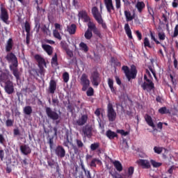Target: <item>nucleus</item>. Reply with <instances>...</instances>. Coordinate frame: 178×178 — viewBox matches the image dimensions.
<instances>
[{
	"label": "nucleus",
	"mask_w": 178,
	"mask_h": 178,
	"mask_svg": "<svg viewBox=\"0 0 178 178\" xmlns=\"http://www.w3.org/2000/svg\"><path fill=\"white\" fill-rule=\"evenodd\" d=\"M113 165L115 168L117 172H122L123 170V165H122V163L119 161H115L113 163Z\"/></svg>",
	"instance_id": "obj_27"
},
{
	"label": "nucleus",
	"mask_w": 178,
	"mask_h": 178,
	"mask_svg": "<svg viewBox=\"0 0 178 178\" xmlns=\"http://www.w3.org/2000/svg\"><path fill=\"white\" fill-rule=\"evenodd\" d=\"M46 115L51 120H58L60 118L59 114L56 111H52V108L50 107H46Z\"/></svg>",
	"instance_id": "obj_8"
},
{
	"label": "nucleus",
	"mask_w": 178,
	"mask_h": 178,
	"mask_svg": "<svg viewBox=\"0 0 178 178\" xmlns=\"http://www.w3.org/2000/svg\"><path fill=\"white\" fill-rule=\"evenodd\" d=\"M5 143H6L5 136H3V134H0V144H1V145H5Z\"/></svg>",
	"instance_id": "obj_52"
},
{
	"label": "nucleus",
	"mask_w": 178,
	"mask_h": 178,
	"mask_svg": "<svg viewBox=\"0 0 178 178\" xmlns=\"http://www.w3.org/2000/svg\"><path fill=\"white\" fill-rule=\"evenodd\" d=\"M24 113L29 116V115H31V113H33V108H31V106H25L24 108Z\"/></svg>",
	"instance_id": "obj_32"
},
{
	"label": "nucleus",
	"mask_w": 178,
	"mask_h": 178,
	"mask_svg": "<svg viewBox=\"0 0 178 178\" xmlns=\"http://www.w3.org/2000/svg\"><path fill=\"white\" fill-rule=\"evenodd\" d=\"M104 2L108 13H112V10H115L113 1L112 0H104Z\"/></svg>",
	"instance_id": "obj_18"
},
{
	"label": "nucleus",
	"mask_w": 178,
	"mask_h": 178,
	"mask_svg": "<svg viewBox=\"0 0 178 178\" xmlns=\"http://www.w3.org/2000/svg\"><path fill=\"white\" fill-rule=\"evenodd\" d=\"M138 84L141 86L144 91H152L155 88V84L152 80L147 79L146 76H145L144 82L141 83V81H139Z\"/></svg>",
	"instance_id": "obj_5"
},
{
	"label": "nucleus",
	"mask_w": 178,
	"mask_h": 178,
	"mask_svg": "<svg viewBox=\"0 0 178 178\" xmlns=\"http://www.w3.org/2000/svg\"><path fill=\"white\" fill-rule=\"evenodd\" d=\"M19 149L23 155H30L31 154V148L29 145H22L19 147Z\"/></svg>",
	"instance_id": "obj_19"
},
{
	"label": "nucleus",
	"mask_w": 178,
	"mask_h": 178,
	"mask_svg": "<svg viewBox=\"0 0 178 178\" xmlns=\"http://www.w3.org/2000/svg\"><path fill=\"white\" fill-rule=\"evenodd\" d=\"M178 35V24L175 27L173 37H177Z\"/></svg>",
	"instance_id": "obj_64"
},
{
	"label": "nucleus",
	"mask_w": 178,
	"mask_h": 178,
	"mask_svg": "<svg viewBox=\"0 0 178 178\" xmlns=\"http://www.w3.org/2000/svg\"><path fill=\"white\" fill-rule=\"evenodd\" d=\"M70 143V142L69 141V136H67L66 140L63 142V145H64V147H67V148H69Z\"/></svg>",
	"instance_id": "obj_59"
},
{
	"label": "nucleus",
	"mask_w": 178,
	"mask_h": 178,
	"mask_svg": "<svg viewBox=\"0 0 178 178\" xmlns=\"http://www.w3.org/2000/svg\"><path fill=\"white\" fill-rule=\"evenodd\" d=\"M124 16L127 22H131L134 19V15H131V13L129 10H124Z\"/></svg>",
	"instance_id": "obj_31"
},
{
	"label": "nucleus",
	"mask_w": 178,
	"mask_h": 178,
	"mask_svg": "<svg viewBox=\"0 0 178 178\" xmlns=\"http://www.w3.org/2000/svg\"><path fill=\"white\" fill-rule=\"evenodd\" d=\"M76 142V146L79 147V148H83V147H84V143H83V141L80 139H76L75 140Z\"/></svg>",
	"instance_id": "obj_47"
},
{
	"label": "nucleus",
	"mask_w": 178,
	"mask_h": 178,
	"mask_svg": "<svg viewBox=\"0 0 178 178\" xmlns=\"http://www.w3.org/2000/svg\"><path fill=\"white\" fill-rule=\"evenodd\" d=\"M51 66H58V65H59L58 63V54H55L54 56L52 57L51 58Z\"/></svg>",
	"instance_id": "obj_34"
},
{
	"label": "nucleus",
	"mask_w": 178,
	"mask_h": 178,
	"mask_svg": "<svg viewBox=\"0 0 178 178\" xmlns=\"http://www.w3.org/2000/svg\"><path fill=\"white\" fill-rule=\"evenodd\" d=\"M144 47L145 48H152V46H151V43H149V40L148 39V38H145L144 39Z\"/></svg>",
	"instance_id": "obj_41"
},
{
	"label": "nucleus",
	"mask_w": 178,
	"mask_h": 178,
	"mask_svg": "<svg viewBox=\"0 0 178 178\" xmlns=\"http://www.w3.org/2000/svg\"><path fill=\"white\" fill-rule=\"evenodd\" d=\"M101 75L98 71H95L91 74L90 81L94 87H98L102 81Z\"/></svg>",
	"instance_id": "obj_7"
},
{
	"label": "nucleus",
	"mask_w": 178,
	"mask_h": 178,
	"mask_svg": "<svg viewBox=\"0 0 178 178\" xmlns=\"http://www.w3.org/2000/svg\"><path fill=\"white\" fill-rule=\"evenodd\" d=\"M84 173L86 178H92L91 176V172H90V170H88L85 171Z\"/></svg>",
	"instance_id": "obj_62"
},
{
	"label": "nucleus",
	"mask_w": 178,
	"mask_h": 178,
	"mask_svg": "<svg viewBox=\"0 0 178 178\" xmlns=\"http://www.w3.org/2000/svg\"><path fill=\"white\" fill-rule=\"evenodd\" d=\"M48 144L51 149L54 147V136H51L49 138Z\"/></svg>",
	"instance_id": "obj_56"
},
{
	"label": "nucleus",
	"mask_w": 178,
	"mask_h": 178,
	"mask_svg": "<svg viewBox=\"0 0 178 178\" xmlns=\"http://www.w3.org/2000/svg\"><path fill=\"white\" fill-rule=\"evenodd\" d=\"M14 123H15V120H14L8 119L6 121V127H12L13 126Z\"/></svg>",
	"instance_id": "obj_44"
},
{
	"label": "nucleus",
	"mask_w": 178,
	"mask_h": 178,
	"mask_svg": "<svg viewBox=\"0 0 178 178\" xmlns=\"http://www.w3.org/2000/svg\"><path fill=\"white\" fill-rule=\"evenodd\" d=\"M56 81L54 79H51L49 83L48 92L49 94H55V91H56Z\"/></svg>",
	"instance_id": "obj_17"
},
{
	"label": "nucleus",
	"mask_w": 178,
	"mask_h": 178,
	"mask_svg": "<svg viewBox=\"0 0 178 178\" xmlns=\"http://www.w3.org/2000/svg\"><path fill=\"white\" fill-rule=\"evenodd\" d=\"M97 162H99L97 159H93L90 162L91 168H97Z\"/></svg>",
	"instance_id": "obj_50"
},
{
	"label": "nucleus",
	"mask_w": 178,
	"mask_h": 178,
	"mask_svg": "<svg viewBox=\"0 0 178 178\" xmlns=\"http://www.w3.org/2000/svg\"><path fill=\"white\" fill-rule=\"evenodd\" d=\"M6 59L8 62L12 63L10 65L9 67L16 80H20V72H19V68H17V66H19V62L17 61V57H16V55L10 52L7 54Z\"/></svg>",
	"instance_id": "obj_1"
},
{
	"label": "nucleus",
	"mask_w": 178,
	"mask_h": 178,
	"mask_svg": "<svg viewBox=\"0 0 178 178\" xmlns=\"http://www.w3.org/2000/svg\"><path fill=\"white\" fill-rule=\"evenodd\" d=\"M108 86L113 94H116V88L113 87V79L108 78Z\"/></svg>",
	"instance_id": "obj_28"
},
{
	"label": "nucleus",
	"mask_w": 178,
	"mask_h": 178,
	"mask_svg": "<svg viewBox=\"0 0 178 178\" xmlns=\"http://www.w3.org/2000/svg\"><path fill=\"white\" fill-rule=\"evenodd\" d=\"M9 77L13 78V76L9 74V72H2L0 74V84L1 86H2V84H8V83H9V81H10V79H9Z\"/></svg>",
	"instance_id": "obj_12"
},
{
	"label": "nucleus",
	"mask_w": 178,
	"mask_h": 178,
	"mask_svg": "<svg viewBox=\"0 0 178 178\" xmlns=\"http://www.w3.org/2000/svg\"><path fill=\"white\" fill-rule=\"evenodd\" d=\"M106 137H108V138H109V140H113V138H115V137L118 136V134H116V132L112 131L110 129H108L106 132Z\"/></svg>",
	"instance_id": "obj_29"
},
{
	"label": "nucleus",
	"mask_w": 178,
	"mask_h": 178,
	"mask_svg": "<svg viewBox=\"0 0 178 178\" xmlns=\"http://www.w3.org/2000/svg\"><path fill=\"white\" fill-rule=\"evenodd\" d=\"M150 163L153 168H160V166H162V163H158L154 160H150Z\"/></svg>",
	"instance_id": "obj_42"
},
{
	"label": "nucleus",
	"mask_w": 178,
	"mask_h": 178,
	"mask_svg": "<svg viewBox=\"0 0 178 178\" xmlns=\"http://www.w3.org/2000/svg\"><path fill=\"white\" fill-rule=\"evenodd\" d=\"M0 19L2 20L4 23H6L8 20H9V14L8 13V10L6 9L5 7H3V4H1L0 6Z\"/></svg>",
	"instance_id": "obj_9"
},
{
	"label": "nucleus",
	"mask_w": 178,
	"mask_h": 178,
	"mask_svg": "<svg viewBox=\"0 0 178 178\" xmlns=\"http://www.w3.org/2000/svg\"><path fill=\"white\" fill-rule=\"evenodd\" d=\"M42 48L47 52V55L51 56L54 53V47L49 44H42Z\"/></svg>",
	"instance_id": "obj_23"
},
{
	"label": "nucleus",
	"mask_w": 178,
	"mask_h": 178,
	"mask_svg": "<svg viewBox=\"0 0 178 178\" xmlns=\"http://www.w3.org/2000/svg\"><path fill=\"white\" fill-rule=\"evenodd\" d=\"M88 28L91 30L97 37H99V38H102V35L101 34V31L97 28V26L94 22H89L88 23Z\"/></svg>",
	"instance_id": "obj_10"
},
{
	"label": "nucleus",
	"mask_w": 178,
	"mask_h": 178,
	"mask_svg": "<svg viewBox=\"0 0 178 178\" xmlns=\"http://www.w3.org/2000/svg\"><path fill=\"white\" fill-rule=\"evenodd\" d=\"M159 113L161 115H167L168 113H170V111L166 108V106H163L159 109Z\"/></svg>",
	"instance_id": "obj_35"
},
{
	"label": "nucleus",
	"mask_w": 178,
	"mask_h": 178,
	"mask_svg": "<svg viewBox=\"0 0 178 178\" xmlns=\"http://www.w3.org/2000/svg\"><path fill=\"white\" fill-rule=\"evenodd\" d=\"M86 95L87 97H92L94 95V88H92V87L88 88Z\"/></svg>",
	"instance_id": "obj_43"
},
{
	"label": "nucleus",
	"mask_w": 178,
	"mask_h": 178,
	"mask_svg": "<svg viewBox=\"0 0 178 178\" xmlns=\"http://www.w3.org/2000/svg\"><path fill=\"white\" fill-rule=\"evenodd\" d=\"M53 35L54 38H56L57 40H62V36H60V33H59L58 30L54 29L53 31Z\"/></svg>",
	"instance_id": "obj_38"
},
{
	"label": "nucleus",
	"mask_w": 178,
	"mask_h": 178,
	"mask_svg": "<svg viewBox=\"0 0 178 178\" xmlns=\"http://www.w3.org/2000/svg\"><path fill=\"white\" fill-rule=\"evenodd\" d=\"M134 173V167H129L128 169V177L131 178Z\"/></svg>",
	"instance_id": "obj_49"
},
{
	"label": "nucleus",
	"mask_w": 178,
	"mask_h": 178,
	"mask_svg": "<svg viewBox=\"0 0 178 178\" xmlns=\"http://www.w3.org/2000/svg\"><path fill=\"white\" fill-rule=\"evenodd\" d=\"M35 59L38 63L39 70H33L32 72L33 73V76H40V74H44V73H45V69H44V66H46L47 65L45 63V59H44V58H42L39 54L35 55Z\"/></svg>",
	"instance_id": "obj_2"
},
{
	"label": "nucleus",
	"mask_w": 178,
	"mask_h": 178,
	"mask_svg": "<svg viewBox=\"0 0 178 178\" xmlns=\"http://www.w3.org/2000/svg\"><path fill=\"white\" fill-rule=\"evenodd\" d=\"M139 166H141L143 169H151V163L147 159H139L136 161Z\"/></svg>",
	"instance_id": "obj_15"
},
{
	"label": "nucleus",
	"mask_w": 178,
	"mask_h": 178,
	"mask_svg": "<svg viewBox=\"0 0 178 178\" xmlns=\"http://www.w3.org/2000/svg\"><path fill=\"white\" fill-rule=\"evenodd\" d=\"M87 120H88V115L83 114L76 121V123L78 126H84Z\"/></svg>",
	"instance_id": "obj_20"
},
{
	"label": "nucleus",
	"mask_w": 178,
	"mask_h": 178,
	"mask_svg": "<svg viewBox=\"0 0 178 178\" xmlns=\"http://www.w3.org/2000/svg\"><path fill=\"white\" fill-rule=\"evenodd\" d=\"M55 154L58 158H65L66 156V150L63 147L58 145L55 149Z\"/></svg>",
	"instance_id": "obj_16"
},
{
	"label": "nucleus",
	"mask_w": 178,
	"mask_h": 178,
	"mask_svg": "<svg viewBox=\"0 0 178 178\" xmlns=\"http://www.w3.org/2000/svg\"><path fill=\"white\" fill-rule=\"evenodd\" d=\"M13 49V39L9 38L6 44V52H10Z\"/></svg>",
	"instance_id": "obj_24"
},
{
	"label": "nucleus",
	"mask_w": 178,
	"mask_h": 178,
	"mask_svg": "<svg viewBox=\"0 0 178 178\" xmlns=\"http://www.w3.org/2000/svg\"><path fill=\"white\" fill-rule=\"evenodd\" d=\"M52 103H53V106H59V99H58V98H53Z\"/></svg>",
	"instance_id": "obj_57"
},
{
	"label": "nucleus",
	"mask_w": 178,
	"mask_h": 178,
	"mask_svg": "<svg viewBox=\"0 0 178 178\" xmlns=\"http://www.w3.org/2000/svg\"><path fill=\"white\" fill-rule=\"evenodd\" d=\"M4 91L8 95H10L15 92V86H13V81H9L4 86Z\"/></svg>",
	"instance_id": "obj_13"
},
{
	"label": "nucleus",
	"mask_w": 178,
	"mask_h": 178,
	"mask_svg": "<svg viewBox=\"0 0 178 178\" xmlns=\"http://www.w3.org/2000/svg\"><path fill=\"white\" fill-rule=\"evenodd\" d=\"M81 84L83 86L82 91H86V90L90 87V79H88V76H87V74H82L81 77Z\"/></svg>",
	"instance_id": "obj_11"
},
{
	"label": "nucleus",
	"mask_w": 178,
	"mask_h": 178,
	"mask_svg": "<svg viewBox=\"0 0 178 178\" xmlns=\"http://www.w3.org/2000/svg\"><path fill=\"white\" fill-rule=\"evenodd\" d=\"M78 16L79 18L81 19H83L85 23H90V22H91V19L90 18V17L88 16V15L87 14V12L84 11V10H81L79 13Z\"/></svg>",
	"instance_id": "obj_21"
},
{
	"label": "nucleus",
	"mask_w": 178,
	"mask_h": 178,
	"mask_svg": "<svg viewBox=\"0 0 178 178\" xmlns=\"http://www.w3.org/2000/svg\"><path fill=\"white\" fill-rule=\"evenodd\" d=\"M99 148V143H94L90 145V149L91 151H96Z\"/></svg>",
	"instance_id": "obj_40"
},
{
	"label": "nucleus",
	"mask_w": 178,
	"mask_h": 178,
	"mask_svg": "<svg viewBox=\"0 0 178 178\" xmlns=\"http://www.w3.org/2000/svg\"><path fill=\"white\" fill-rule=\"evenodd\" d=\"M63 80L64 83H67L69 81V73L68 72H64L63 74Z\"/></svg>",
	"instance_id": "obj_48"
},
{
	"label": "nucleus",
	"mask_w": 178,
	"mask_h": 178,
	"mask_svg": "<svg viewBox=\"0 0 178 178\" xmlns=\"http://www.w3.org/2000/svg\"><path fill=\"white\" fill-rule=\"evenodd\" d=\"M65 52L70 58H73V51L72 50L68 49L65 51Z\"/></svg>",
	"instance_id": "obj_61"
},
{
	"label": "nucleus",
	"mask_w": 178,
	"mask_h": 178,
	"mask_svg": "<svg viewBox=\"0 0 178 178\" xmlns=\"http://www.w3.org/2000/svg\"><path fill=\"white\" fill-rule=\"evenodd\" d=\"M136 37L138 38V41H141L143 40V34L140 32V31H136Z\"/></svg>",
	"instance_id": "obj_58"
},
{
	"label": "nucleus",
	"mask_w": 178,
	"mask_h": 178,
	"mask_svg": "<svg viewBox=\"0 0 178 178\" xmlns=\"http://www.w3.org/2000/svg\"><path fill=\"white\" fill-rule=\"evenodd\" d=\"M145 120L146 123L153 129V130H155V124L154 123V121L152 120V118L151 115L148 114L145 115Z\"/></svg>",
	"instance_id": "obj_22"
},
{
	"label": "nucleus",
	"mask_w": 178,
	"mask_h": 178,
	"mask_svg": "<svg viewBox=\"0 0 178 178\" xmlns=\"http://www.w3.org/2000/svg\"><path fill=\"white\" fill-rule=\"evenodd\" d=\"M136 9H138V12H139V13H141V12H143V9L145 8V3H144V2L143 1H138L136 5Z\"/></svg>",
	"instance_id": "obj_30"
},
{
	"label": "nucleus",
	"mask_w": 178,
	"mask_h": 178,
	"mask_svg": "<svg viewBox=\"0 0 178 178\" xmlns=\"http://www.w3.org/2000/svg\"><path fill=\"white\" fill-rule=\"evenodd\" d=\"M24 29L26 34H30V31H31V25H30V23L27 21L24 23Z\"/></svg>",
	"instance_id": "obj_36"
},
{
	"label": "nucleus",
	"mask_w": 178,
	"mask_h": 178,
	"mask_svg": "<svg viewBox=\"0 0 178 178\" xmlns=\"http://www.w3.org/2000/svg\"><path fill=\"white\" fill-rule=\"evenodd\" d=\"M79 47L84 52H88V46H87V44L84 43V42H81L79 44Z\"/></svg>",
	"instance_id": "obj_39"
},
{
	"label": "nucleus",
	"mask_w": 178,
	"mask_h": 178,
	"mask_svg": "<svg viewBox=\"0 0 178 178\" xmlns=\"http://www.w3.org/2000/svg\"><path fill=\"white\" fill-rule=\"evenodd\" d=\"M5 158V151L3 149H0V161L3 162V159Z\"/></svg>",
	"instance_id": "obj_54"
},
{
	"label": "nucleus",
	"mask_w": 178,
	"mask_h": 178,
	"mask_svg": "<svg viewBox=\"0 0 178 178\" xmlns=\"http://www.w3.org/2000/svg\"><path fill=\"white\" fill-rule=\"evenodd\" d=\"M60 47L61 48H63V49H64V51H67V49H69V47L67 46V43L66 42H61Z\"/></svg>",
	"instance_id": "obj_53"
},
{
	"label": "nucleus",
	"mask_w": 178,
	"mask_h": 178,
	"mask_svg": "<svg viewBox=\"0 0 178 178\" xmlns=\"http://www.w3.org/2000/svg\"><path fill=\"white\" fill-rule=\"evenodd\" d=\"M42 31L46 35H51V30H49V26H47V25H44L42 28Z\"/></svg>",
	"instance_id": "obj_37"
},
{
	"label": "nucleus",
	"mask_w": 178,
	"mask_h": 178,
	"mask_svg": "<svg viewBox=\"0 0 178 178\" xmlns=\"http://www.w3.org/2000/svg\"><path fill=\"white\" fill-rule=\"evenodd\" d=\"M84 35L86 40H91V38H92V31L88 28L87 31L85 32Z\"/></svg>",
	"instance_id": "obj_33"
},
{
	"label": "nucleus",
	"mask_w": 178,
	"mask_h": 178,
	"mask_svg": "<svg viewBox=\"0 0 178 178\" xmlns=\"http://www.w3.org/2000/svg\"><path fill=\"white\" fill-rule=\"evenodd\" d=\"M149 70L151 72V73H152L154 79H156V73L155 72V70H154L152 67L149 66Z\"/></svg>",
	"instance_id": "obj_60"
},
{
	"label": "nucleus",
	"mask_w": 178,
	"mask_h": 178,
	"mask_svg": "<svg viewBox=\"0 0 178 178\" xmlns=\"http://www.w3.org/2000/svg\"><path fill=\"white\" fill-rule=\"evenodd\" d=\"M92 15L94 19L97 22L98 24H101L102 29H106V23L104 22V19L102 18V14L99 13V10L97 6H94L92 8Z\"/></svg>",
	"instance_id": "obj_4"
},
{
	"label": "nucleus",
	"mask_w": 178,
	"mask_h": 178,
	"mask_svg": "<svg viewBox=\"0 0 178 178\" xmlns=\"http://www.w3.org/2000/svg\"><path fill=\"white\" fill-rule=\"evenodd\" d=\"M124 30L129 40H133V35H131V29H130V26L129 25V24H125Z\"/></svg>",
	"instance_id": "obj_26"
},
{
	"label": "nucleus",
	"mask_w": 178,
	"mask_h": 178,
	"mask_svg": "<svg viewBox=\"0 0 178 178\" xmlns=\"http://www.w3.org/2000/svg\"><path fill=\"white\" fill-rule=\"evenodd\" d=\"M47 163L50 168H54V166H56V163L54 160L47 161Z\"/></svg>",
	"instance_id": "obj_55"
},
{
	"label": "nucleus",
	"mask_w": 178,
	"mask_h": 178,
	"mask_svg": "<svg viewBox=\"0 0 178 178\" xmlns=\"http://www.w3.org/2000/svg\"><path fill=\"white\" fill-rule=\"evenodd\" d=\"M76 30H77V26L76 24H72L67 26V31L69 33V34L73 35L76 34Z\"/></svg>",
	"instance_id": "obj_25"
},
{
	"label": "nucleus",
	"mask_w": 178,
	"mask_h": 178,
	"mask_svg": "<svg viewBox=\"0 0 178 178\" xmlns=\"http://www.w3.org/2000/svg\"><path fill=\"white\" fill-rule=\"evenodd\" d=\"M122 70H123L128 81H130L131 79H136L137 77V67L134 65L131 66V70L127 65L122 66Z\"/></svg>",
	"instance_id": "obj_3"
},
{
	"label": "nucleus",
	"mask_w": 178,
	"mask_h": 178,
	"mask_svg": "<svg viewBox=\"0 0 178 178\" xmlns=\"http://www.w3.org/2000/svg\"><path fill=\"white\" fill-rule=\"evenodd\" d=\"M116 111L113 108V104L109 102L107 105V118L109 122H115L116 120Z\"/></svg>",
	"instance_id": "obj_6"
},
{
	"label": "nucleus",
	"mask_w": 178,
	"mask_h": 178,
	"mask_svg": "<svg viewBox=\"0 0 178 178\" xmlns=\"http://www.w3.org/2000/svg\"><path fill=\"white\" fill-rule=\"evenodd\" d=\"M118 133H120L121 136H128L129 134V131H125L123 129L120 130Z\"/></svg>",
	"instance_id": "obj_63"
},
{
	"label": "nucleus",
	"mask_w": 178,
	"mask_h": 178,
	"mask_svg": "<svg viewBox=\"0 0 178 178\" xmlns=\"http://www.w3.org/2000/svg\"><path fill=\"white\" fill-rule=\"evenodd\" d=\"M162 151H163V147H156L155 146L154 147V152H155V154H162Z\"/></svg>",
	"instance_id": "obj_45"
},
{
	"label": "nucleus",
	"mask_w": 178,
	"mask_h": 178,
	"mask_svg": "<svg viewBox=\"0 0 178 178\" xmlns=\"http://www.w3.org/2000/svg\"><path fill=\"white\" fill-rule=\"evenodd\" d=\"M82 132L83 133L85 137L91 138L92 136V127L90 125H86L83 127Z\"/></svg>",
	"instance_id": "obj_14"
},
{
	"label": "nucleus",
	"mask_w": 178,
	"mask_h": 178,
	"mask_svg": "<svg viewBox=\"0 0 178 178\" xmlns=\"http://www.w3.org/2000/svg\"><path fill=\"white\" fill-rule=\"evenodd\" d=\"M146 76V79H149L150 80H152V75H151V72H149V70H146L145 74H144V78Z\"/></svg>",
	"instance_id": "obj_51"
},
{
	"label": "nucleus",
	"mask_w": 178,
	"mask_h": 178,
	"mask_svg": "<svg viewBox=\"0 0 178 178\" xmlns=\"http://www.w3.org/2000/svg\"><path fill=\"white\" fill-rule=\"evenodd\" d=\"M158 37L161 41H165V39L166 38V35L163 32H159L158 33Z\"/></svg>",
	"instance_id": "obj_46"
}]
</instances>
